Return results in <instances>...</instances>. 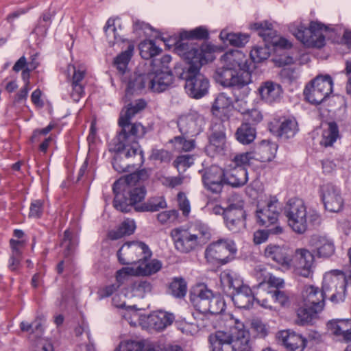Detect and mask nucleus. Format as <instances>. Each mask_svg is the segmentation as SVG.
Masks as SVG:
<instances>
[{
	"mask_svg": "<svg viewBox=\"0 0 351 351\" xmlns=\"http://www.w3.org/2000/svg\"><path fill=\"white\" fill-rule=\"evenodd\" d=\"M221 283L232 289V300L240 308H250L254 301L262 306L265 285L259 283L252 291L249 286L243 284L240 276L235 271L227 269L221 274Z\"/></svg>",
	"mask_w": 351,
	"mask_h": 351,
	"instance_id": "1",
	"label": "nucleus"
},
{
	"mask_svg": "<svg viewBox=\"0 0 351 351\" xmlns=\"http://www.w3.org/2000/svg\"><path fill=\"white\" fill-rule=\"evenodd\" d=\"M210 351H252L248 331L242 325L217 330L208 337Z\"/></svg>",
	"mask_w": 351,
	"mask_h": 351,
	"instance_id": "2",
	"label": "nucleus"
},
{
	"mask_svg": "<svg viewBox=\"0 0 351 351\" xmlns=\"http://www.w3.org/2000/svg\"><path fill=\"white\" fill-rule=\"evenodd\" d=\"M288 225L296 233H304L310 226H316L321 223V217L316 211L308 212L302 199L291 198L285 204L283 210Z\"/></svg>",
	"mask_w": 351,
	"mask_h": 351,
	"instance_id": "3",
	"label": "nucleus"
},
{
	"mask_svg": "<svg viewBox=\"0 0 351 351\" xmlns=\"http://www.w3.org/2000/svg\"><path fill=\"white\" fill-rule=\"evenodd\" d=\"M289 31L298 40L308 47L320 48L325 45L326 33L328 27L317 21H312L307 28L300 23L289 25Z\"/></svg>",
	"mask_w": 351,
	"mask_h": 351,
	"instance_id": "4",
	"label": "nucleus"
},
{
	"mask_svg": "<svg viewBox=\"0 0 351 351\" xmlns=\"http://www.w3.org/2000/svg\"><path fill=\"white\" fill-rule=\"evenodd\" d=\"M136 184H128L127 187L119 189L113 192L114 193V207L123 213H128L131 210L132 208L137 205L143 199H144L146 191L145 189L141 186H136Z\"/></svg>",
	"mask_w": 351,
	"mask_h": 351,
	"instance_id": "5",
	"label": "nucleus"
},
{
	"mask_svg": "<svg viewBox=\"0 0 351 351\" xmlns=\"http://www.w3.org/2000/svg\"><path fill=\"white\" fill-rule=\"evenodd\" d=\"M346 281L344 274L339 270L331 271L324 276L322 291L325 299L335 303L343 302L346 296Z\"/></svg>",
	"mask_w": 351,
	"mask_h": 351,
	"instance_id": "6",
	"label": "nucleus"
},
{
	"mask_svg": "<svg viewBox=\"0 0 351 351\" xmlns=\"http://www.w3.org/2000/svg\"><path fill=\"white\" fill-rule=\"evenodd\" d=\"M214 77L217 83L224 87L241 88L252 82L249 71H238L225 64L217 69Z\"/></svg>",
	"mask_w": 351,
	"mask_h": 351,
	"instance_id": "7",
	"label": "nucleus"
},
{
	"mask_svg": "<svg viewBox=\"0 0 351 351\" xmlns=\"http://www.w3.org/2000/svg\"><path fill=\"white\" fill-rule=\"evenodd\" d=\"M152 256L149 247L143 242L125 243L117 252L119 261L123 265L139 264Z\"/></svg>",
	"mask_w": 351,
	"mask_h": 351,
	"instance_id": "8",
	"label": "nucleus"
},
{
	"mask_svg": "<svg viewBox=\"0 0 351 351\" xmlns=\"http://www.w3.org/2000/svg\"><path fill=\"white\" fill-rule=\"evenodd\" d=\"M237 252L234 242L228 239H221L210 243L206 249L204 256L212 264L228 263Z\"/></svg>",
	"mask_w": 351,
	"mask_h": 351,
	"instance_id": "9",
	"label": "nucleus"
},
{
	"mask_svg": "<svg viewBox=\"0 0 351 351\" xmlns=\"http://www.w3.org/2000/svg\"><path fill=\"white\" fill-rule=\"evenodd\" d=\"M332 90V80L329 75L317 76L304 90L306 99L311 104H321Z\"/></svg>",
	"mask_w": 351,
	"mask_h": 351,
	"instance_id": "10",
	"label": "nucleus"
},
{
	"mask_svg": "<svg viewBox=\"0 0 351 351\" xmlns=\"http://www.w3.org/2000/svg\"><path fill=\"white\" fill-rule=\"evenodd\" d=\"M178 75L186 81L184 88L190 97L199 99L207 94L209 81L199 73V69L182 70Z\"/></svg>",
	"mask_w": 351,
	"mask_h": 351,
	"instance_id": "11",
	"label": "nucleus"
},
{
	"mask_svg": "<svg viewBox=\"0 0 351 351\" xmlns=\"http://www.w3.org/2000/svg\"><path fill=\"white\" fill-rule=\"evenodd\" d=\"M175 45L176 53L188 64L182 70L200 69L202 66L206 62L202 56V50L198 45L181 39L178 40Z\"/></svg>",
	"mask_w": 351,
	"mask_h": 351,
	"instance_id": "12",
	"label": "nucleus"
},
{
	"mask_svg": "<svg viewBox=\"0 0 351 351\" xmlns=\"http://www.w3.org/2000/svg\"><path fill=\"white\" fill-rule=\"evenodd\" d=\"M226 123H228V117L226 115L221 120L216 119L213 121L209 143L206 146V152L211 156L223 153L226 143Z\"/></svg>",
	"mask_w": 351,
	"mask_h": 351,
	"instance_id": "13",
	"label": "nucleus"
},
{
	"mask_svg": "<svg viewBox=\"0 0 351 351\" xmlns=\"http://www.w3.org/2000/svg\"><path fill=\"white\" fill-rule=\"evenodd\" d=\"M121 131L114 139V149L121 152L131 143H138V140L144 136L145 128L141 123H127L121 124Z\"/></svg>",
	"mask_w": 351,
	"mask_h": 351,
	"instance_id": "14",
	"label": "nucleus"
},
{
	"mask_svg": "<svg viewBox=\"0 0 351 351\" xmlns=\"http://www.w3.org/2000/svg\"><path fill=\"white\" fill-rule=\"evenodd\" d=\"M291 269L294 273L304 278H311L315 267L314 254L306 248H298L291 256Z\"/></svg>",
	"mask_w": 351,
	"mask_h": 351,
	"instance_id": "15",
	"label": "nucleus"
},
{
	"mask_svg": "<svg viewBox=\"0 0 351 351\" xmlns=\"http://www.w3.org/2000/svg\"><path fill=\"white\" fill-rule=\"evenodd\" d=\"M202 180L204 186L213 193H219L223 189L225 181V171L221 167L212 165L202 171Z\"/></svg>",
	"mask_w": 351,
	"mask_h": 351,
	"instance_id": "16",
	"label": "nucleus"
},
{
	"mask_svg": "<svg viewBox=\"0 0 351 351\" xmlns=\"http://www.w3.org/2000/svg\"><path fill=\"white\" fill-rule=\"evenodd\" d=\"M320 193L326 210L331 213H338L342 209L343 199L339 187L327 183L321 186Z\"/></svg>",
	"mask_w": 351,
	"mask_h": 351,
	"instance_id": "17",
	"label": "nucleus"
},
{
	"mask_svg": "<svg viewBox=\"0 0 351 351\" xmlns=\"http://www.w3.org/2000/svg\"><path fill=\"white\" fill-rule=\"evenodd\" d=\"M148 81V90L153 93H162L168 89L173 84L172 73L167 71L158 68L147 73Z\"/></svg>",
	"mask_w": 351,
	"mask_h": 351,
	"instance_id": "18",
	"label": "nucleus"
},
{
	"mask_svg": "<svg viewBox=\"0 0 351 351\" xmlns=\"http://www.w3.org/2000/svg\"><path fill=\"white\" fill-rule=\"evenodd\" d=\"M171 236L176 249L181 253L187 254L201 247L196 238L186 228H175L171 230Z\"/></svg>",
	"mask_w": 351,
	"mask_h": 351,
	"instance_id": "19",
	"label": "nucleus"
},
{
	"mask_svg": "<svg viewBox=\"0 0 351 351\" xmlns=\"http://www.w3.org/2000/svg\"><path fill=\"white\" fill-rule=\"evenodd\" d=\"M251 28L256 31L265 42H268L273 46L285 49L291 47V43L286 38H277L276 31L273 29V25L267 21L254 23L251 25Z\"/></svg>",
	"mask_w": 351,
	"mask_h": 351,
	"instance_id": "20",
	"label": "nucleus"
},
{
	"mask_svg": "<svg viewBox=\"0 0 351 351\" xmlns=\"http://www.w3.org/2000/svg\"><path fill=\"white\" fill-rule=\"evenodd\" d=\"M204 124V117L196 112L181 116L178 121V126L183 135L191 136L198 134Z\"/></svg>",
	"mask_w": 351,
	"mask_h": 351,
	"instance_id": "21",
	"label": "nucleus"
},
{
	"mask_svg": "<svg viewBox=\"0 0 351 351\" xmlns=\"http://www.w3.org/2000/svg\"><path fill=\"white\" fill-rule=\"evenodd\" d=\"M280 215V205L278 200L270 201L266 206L256 211V222L261 226L269 227L276 225Z\"/></svg>",
	"mask_w": 351,
	"mask_h": 351,
	"instance_id": "22",
	"label": "nucleus"
},
{
	"mask_svg": "<svg viewBox=\"0 0 351 351\" xmlns=\"http://www.w3.org/2000/svg\"><path fill=\"white\" fill-rule=\"evenodd\" d=\"M301 300L304 305L311 306L322 311L325 306V298L322 290L313 285H305L301 293Z\"/></svg>",
	"mask_w": 351,
	"mask_h": 351,
	"instance_id": "23",
	"label": "nucleus"
},
{
	"mask_svg": "<svg viewBox=\"0 0 351 351\" xmlns=\"http://www.w3.org/2000/svg\"><path fill=\"white\" fill-rule=\"evenodd\" d=\"M309 246L318 258H329L335 252L334 241L325 235H313L309 240Z\"/></svg>",
	"mask_w": 351,
	"mask_h": 351,
	"instance_id": "24",
	"label": "nucleus"
},
{
	"mask_svg": "<svg viewBox=\"0 0 351 351\" xmlns=\"http://www.w3.org/2000/svg\"><path fill=\"white\" fill-rule=\"evenodd\" d=\"M277 338L278 342L290 351H304L306 347V339L291 330L278 332Z\"/></svg>",
	"mask_w": 351,
	"mask_h": 351,
	"instance_id": "25",
	"label": "nucleus"
},
{
	"mask_svg": "<svg viewBox=\"0 0 351 351\" xmlns=\"http://www.w3.org/2000/svg\"><path fill=\"white\" fill-rule=\"evenodd\" d=\"M264 254L266 258L276 262L284 269H290L291 256L289 254L288 250L284 246L268 245L265 249Z\"/></svg>",
	"mask_w": 351,
	"mask_h": 351,
	"instance_id": "26",
	"label": "nucleus"
},
{
	"mask_svg": "<svg viewBox=\"0 0 351 351\" xmlns=\"http://www.w3.org/2000/svg\"><path fill=\"white\" fill-rule=\"evenodd\" d=\"M328 331L339 341L345 343L351 341V319H332L327 323Z\"/></svg>",
	"mask_w": 351,
	"mask_h": 351,
	"instance_id": "27",
	"label": "nucleus"
},
{
	"mask_svg": "<svg viewBox=\"0 0 351 351\" xmlns=\"http://www.w3.org/2000/svg\"><path fill=\"white\" fill-rule=\"evenodd\" d=\"M258 91L261 99L269 104L278 102L282 94V86L269 80L262 82Z\"/></svg>",
	"mask_w": 351,
	"mask_h": 351,
	"instance_id": "28",
	"label": "nucleus"
},
{
	"mask_svg": "<svg viewBox=\"0 0 351 351\" xmlns=\"http://www.w3.org/2000/svg\"><path fill=\"white\" fill-rule=\"evenodd\" d=\"M221 64L233 67L238 71H248L249 65L246 56L240 50H231L221 56Z\"/></svg>",
	"mask_w": 351,
	"mask_h": 351,
	"instance_id": "29",
	"label": "nucleus"
},
{
	"mask_svg": "<svg viewBox=\"0 0 351 351\" xmlns=\"http://www.w3.org/2000/svg\"><path fill=\"white\" fill-rule=\"evenodd\" d=\"M213 291L204 285L195 287L190 294V300L197 311L205 313V308L213 296Z\"/></svg>",
	"mask_w": 351,
	"mask_h": 351,
	"instance_id": "30",
	"label": "nucleus"
},
{
	"mask_svg": "<svg viewBox=\"0 0 351 351\" xmlns=\"http://www.w3.org/2000/svg\"><path fill=\"white\" fill-rule=\"evenodd\" d=\"M69 68H72L73 70V75L71 80L72 90L71 92V97L73 100L77 102L84 95V86L82 84L85 73L86 69L84 66H80L76 69L73 65H69Z\"/></svg>",
	"mask_w": 351,
	"mask_h": 351,
	"instance_id": "31",
	"label": "nucleus"
},
{
	"mask_svg": "<svg viewBox=\"0 0 351 351\" xmlns=\"http://www.w3.org/2000/svg\"><path fill=\"white\" fill-rule=\"evenodd\" d=\"M186 229L191 233L193 237L196 238L195 240L201 247L211 239L212 234L210 227L201 221H194Z\"/></svg>",
	"mask_w": 351,
	"mask_h": 351,
	"instance_id": "32",
	"label": "nucleus"
},
{
	"mask_svg": "<svg viewBox=\"0 0 351 351\" xmlns=\"http://www.w3.org/2000/svg\"><path fill=\"white\" fill-rule=\"evenodd\" d=\"M32 328V332L29 336V340L32 341L38 340L34 351H53L52 344L41 338L43 332L42 324L40 322H36L32 326H27V328L23 325V330H29Z\"/></svg>",
	"mask_w": 351,
	"mask_h": 351,
	"instance_id": "33",
	"label": "nucleus"
},
{
	"mask_svg": "<svg viewBox=\"0 0 351 351\" xmlns=\"http://www.w3.org/2000/svg\"><path fill=\"white\" fill-rule=\"evenodd\" d=\"M226 227L229 230L237 233L242 231L245 228V212L238 210L237 212L226 211L224 219Z\"/></svg>",
	"mask_w": 351,
	"mask_h": 351,
	"instance_id": "34",
	"label": "nucleus"
},
{
	"mask_svg": "<svg viewBox=\"0 0 351 351\" xmlns=\"http://www.w3.org/2000/svg\"><path fill=\"white\" fill-rule=\"evenodd\" d=\"M230 167L225 172L226 183L234 187L245 184L248 180L247 169L241 167Z\"/></svg>",
	"mask_w": 351,
	"mask_h": 351,
	"instance_id": "35",
	"label": "nucleus"
},
{
	"mask_svg": "<svg viewBox=\"0 0 351 351\" xmlns=\"http://www.w3.org/2000/svg\"><path fill=\"white\" fill-rule=\"evenodd\" d=\"M175 319L172 313L159 311L149 315L147 317V323L150 327L157 330L165 329L171 325Z\"/></svg>",
	"mask_w": 351,
	"mask_h": 351,
	"instance_id": "36",
	"label": "nucleus"
},
{
	"mask_svg": "<svg viewBox=\"0 0 351 351\" xmlns=\"http://www.w3.org/2000/svg\"><path fill=\"white\" fill-rule=\"evenodd\" d=\"M262 301V306L271 308V301H274L281 306H288L290 304L289 298L287 294L279 289L267 291L264 289Z\"/></svg>",
	"mask_w": 351,
	"mask_h": 351,
	"instance_id": "37",
	"label": "nucleus"
},
{
	"mask_svg": "<svg viewBox=\"0 0 351 351\" xmlns=\"http://www.w3.org/2000/svg\"><path fill=\"white\" fill-rule=\"evenodd\" d=\"M277 151L276 143L268 141H263L255 149L253 153L254 159L261 162H268L271 160Z\"/></svg>",
	"mask_w": 351,
	"mask_h": 351,
	"instance_id": "38",
	"label": "nucleus"
},
{
	"mask_svg": "<svg viewBox=\"0 0 351 351\" xmlns=\"http://www.w3.org/2000/svg\"><path fill=\"white\" fill-rule=\"evenodd\" d=\"M149 178V173L146 169H141L137 172L130 173L126 176L120 178L113 184L114 191L127 187L128 184H136L141 181H144Z\"/></svg>",
	"mask_w": 351,
	"mask_h": 351,
	"instance_id": "39",
	"label": "nucleus"
},
{
	"mask_svg": "<svg viewBox=\"0 0 351 351\" xmlns=\"http://www.w3.org/2000/svg\"><path fill=\"white\" fill-rule=\"evenodd\" d=\"M148 90V81L147 73L134 74L130 78L125 90L126 95L138 94L143 90Z\"/></svg>",
	"mask_w": 351,
	"mask_h": 351,
	"instance_id": "40",
	"label": "nucleus"
},
{
	"mask_svg": "<svg viewBox=\"0 0 351 351\" xmlns=\"http://www.w3.org/2000/svg\"><path fill=\"white\" fill-rule=\"evenodd\" d=\"M232 98L228 97L226 93L219 94L212 107V112L215 116L214 119H219L221 120L223 119L224 115L228 117L225 111L232 106Z\"/></svg>",
	"mask_w": 351,
	"mask_h": 351,
	"instance_id": "41",
	"label": "nucleus"
},
{
	"mask_svg": "<svg viewBox=\"0 0 351 351\" xmlns=\"http://www.w3.org/2000/svg\"><path fill=\"white\" fill-rule=\"evenodd\" d=\"M117 152L129 160V162L132 166L141 165L144 162L143 152L140 149L138 143H131L125 149Z\"/></svg>",
	"mask_w": 351,
	"mask_h": 351,
	"instance_id": "42",
	"label": "nucleus"
},
{
	"mask_svg": "<svg viewBox=\"0 0 351 351\" xmlns=\"http://www.w3.org/2000/svg\"><path fill=\"white\" fill-rule=\"evenodd\" d=\"M136 229L135 221L133 219H126L119 227L108 232V237L112 240H117L126 235L133 234Z\"/></svg>",
	"mask_w": 351,
	"mask_h": 351,
	"instance_id": "43",
	"label": "nucleus"
},
{
	"mask_svg": "<svg viewBox=\"0 0 351 351\" xmlns=\"http://www.w3.org/2000/svg\"><path fill=\"white\" fill-rule=\"evenodd\" d=\"M236 138L243 145L251 143L256 138V130L249 123H242L237 130Z\"/></svg>",
	"mask_w": 351,
	"mask_h": 351,
	"instance_id": "44",
	"label": "nucleus"
},
{
	"mask_svg": "<svg viewBox=\"0 0 351 351\" xmlns=\"http://www.w3.org/2000/svg\"><path fill=\"white\" fill-rule=\"evenodd\" d=\"M167 207V203L163 197L149 198L146 202L135 206L137 212H156Z\"/></svg>",
	"mask_w": 351,
	"mask_h": 351,
	"instance_id": "45",
	"label": "nucleus"
},
{
	"mask_svg": "<svg viewBox=\"0 0 351 351\" xmlns=\"http://www.w3.org/2000/svg\"><path fill=\"white\" fill-rule=\"evenodd\" d=\"M321 311H318L311 306H306L304 305L297 310V319L295 322L298 325H305L310 323L317 315Z\"/></svg>",
	"mask_w": 351,
	"mask_h": 351,
	"instance_id": "46",
	"label": "nucleus"
},
{
	"mask_svg": "<svg viewBox=\"0 0 351 351\" xmlns=\"http://www.w3.org/2000/svg\"><path fill=\"white\" fill-rule=\"evenodd\" d=\"M220 38L224 42L237 47H243L249 41V36L241 33H228L226 31H221Z\"/></svg>",
	"mask_w": 351,
	"mask_h": 351,
	"instance_id": "47",
	"label": "nucleus"
},
{
	"mask_svg": "<svg viewBox=\"0 0 351 351\" xmlns=\"http://www.w3.org/2000/svg\"><path fill=\"white\" fill-rule=\"evenodd\" d=\"M339 136L337 124L335 122H330L328 123V128L323 132L320 144L326 147L332 146Z\"/></svg>",
	"mask_w": 351,
	"mask_h": 351,
	"instance_id": "48",
	"label": "nucleus"
},
{
	"mask_svg": "<svg viewBox=\"0 0 351 351\" xmlns=\"http://www.w3.org/2000/svg\"><path fill=\"white\" fill-rule=\"evenodd\" d=\"M297 131L296 121L295 120L286 119L280 123L276 133L280 138L288 139L293 137Z\"/></svg>",
	"mask_w": 351,
	"mask_h": 351,
	"instance_id": "49",
	"label": "nucleus"
},
{
	"mask_svg": "<svg viewBox=\"0 0 351 351\" xmlns=\"http://www.w3.org/2000/svg\"><path fill=\"white\" fill-rule=\"evenodd\" d=\"M161 263L158 260H152L147 262V260L142 261L136 267L138 275L149 276L158 271L161 268Z\"/></svg>",
	"mask_w": 351,
	"mask_h": 351,
	"instance_id": "50",
	"label": "nucleus"
},
{
	"mask_svg": "<svg viewBox=\"0 0 351 351\" xmlns=\"http://www.w3.org/2000/svg\"><path fill=\"white\" fill-rule=\"evenodd\" d=\"M187 286L182 278H175L170 283L169 291L173 297L181 298L186 293Z\"/></svg>",
	"mask_w": 351,
	"mask_h": 351,
	"instance_id": "51",
	"label": "nucleus"
},
{
	"mask_svg": "<svg viewBox=\"0 0 351 351\" xmlns=\"http://www.w3.org/2000/svg\"><path fill=\"white\" fill-rule=\"evenodd\" d=\"M263 45L254 46L250 51L251 59L254 62H261L267 60L271 53L268 42H265Z\"/></svg>",
	"mask_w": 351,
	"mask_h": 351,
	"instance_id": "52",
	"label": "nucleus"
},
{
	"mask_svg": "<svg viewBox=\"0 0 351 351\" xmlns=\"http://www.w3.org/2000/svg\"><path fill=\"white\" fill-rule=\"evenodd\" d=\"M10 243L12 249V256L10 258L9 268L12 271H15L17 267L19 265L21 261V251L22 249V243L20 241L11 239Z\"/></svg>",
	"mask_w": 351,
	"mask_h": 351,
	"instance_id": "53",
	"label": "nucleus"
},
{
	"mask_svg": "<svg viewBox=\"0 0 351 351\" xmlns=\"http://www.w3.org/2000/svg\"><path fill=\"white\" fill-rule=\"evenodd\" d=\"M139 49L141 57L147 60L154 58L160 52V49L152 40L142 42L139 45Z\"/></svg>",
	"mask_w": 351,
	"mask_h": 351,
	"instance_id": "54",
	"label": "nucleus"
},
{
	"mask_svg": "<svg viewBox=\"0 0 351 351\" xmlns=\"http://www.w3.org/2000/svg\"><path fill=\"white\" fill-rule=\"evenodd\" d=\"M134 46L132 45H130L125 51L121 52L115 58L114 61V65L121 73H123L125 72L128 62L132 56Z\"/></svg>",
	"mask_w": 351,
	"mask_h": 351,
	"instance_id": "55",
	"label": "nucleus"
},
{
	"mask_svg": "<svg viewBox=\"0 0 351 351\" xmlns=\"http://www.w3.org/2000/svg\"><path fill=\"white\" fill-rule=\"evenodd\" d=\"M151 283L146 280H136L130 285V290L136 297L143 298L147 293L152 291Z\"/></svg>",
	"mask_w": 351,
	"mask_h": 351,
	"instance_id": "56",
	"label": "nucleus"
},
{
	"mask_svg": "<svg viewBox=\"0 0 351 351\" xmlns=\"http://www.w3.org/2000/svg\"><path fill=\"white\" fill-rule=\"evenodd\" d=\"M52 14L49 12L43 13L38 20V24L33 30V33L38 36L44 37L47 34L48 27L51 23Z\"/></svg>",
	"mask_w": 351,
	"mask_h": 351,
	"instance_id": "57",
	"label": "nucleus"
},
{
	"mask_svg": "<svg viewBox=\"0 0 351 351\" xmlns=\"http://www.w3.org/2000/svg\"><path fill=\"white\" fill-rule=\"evenodd\" d=\"M225 302L219 295H215L213 293V296L209 300L207 308H205V313L219 314L225 309Z\"/></svg>",
	"mask_w": 351,
	"mask_h": 351,
	"instance_id": "58",
	"label": "nucleus"
},
{
	"mask_svg": "<svg viewBox=\"0 0 351 351\" xmlns=\"http://www.w3.org/2000/svg\"><path fill=\"white\" fill-rule=\"evenodd\" d=\"M104 29L110 46H113L117 42L121 40L119 34L117 33L114 19H109Z\"/></svg>",
	"mask_w": 351,
	"mask_h": 351,
	"instance_id": "59",
	"label": "nucleus"
},
{
	"mask_svg": "<svg viewBox=\"0 0 351 351\" xmlns=\"http://www.w3.org/2000/svg\"><path fill=\"white\" fill-rule=\"evenodd\" d=\"M78 243L77 239L69 230L64 232L62 246L65 249V256H69L76 247Z\"/></svg>",
	"mask_w": 351,
	"mask_h": 351,
	"instance_id": "60",
	"label": "nucleus"
},
{
	"mask_svg": "<svg viewBox=\"0 0 351 351\" xmlns=\"http://www.w3.org/2000/svg\"><path fill=\"white\" fill-rule=\"evenodd\" d=\"M282 232V228L278 225L270 229L258 230L254 234V241L256 244H261L267 241L269 234H279Z\"/></svg>",
	"mask_w": 351,
	"mask_h": 351,
	"instance_id": "61",
	"label": "nucleus"
},
{
	"mask_svg": "<svg viewBox=\"0 0 351 351\" xmlns=\"http://www.w3.org/2000/svg\"><path fill=\"white\" fill-rule=\"evenodd\" d=\"M143 348V341L128 339L121 341L114 351H142Z\"/></svg>",
	"mask_w": 351,
	"mask_h": 351,
	"instance_id": "62",
	"label": "nucleus"
},
{
	"mask_svg": "<svg viewBox=\"0 0 351 351\" xmlns=\"http://www.w3.org/2000/svg\"><path fill=\"white\" fill-rule=\"evenodd\" d=\"M208 36L207 29L202 27H197L191 31H184L180 34V39L186 40L187 39H204Z\"/></svg>",
	"mask_w": 351,
	"mask_h": 351,
	"instance_id": "63",
	"label": "nucleus"
},
{
	"mask_svg": "<svg viewBox=\"0 0 351 351\" xmlns=\"http://www.w3.org/2000/svg\"><path fill=\"white\" fill-rule=\"evenodd\" d=\"M254 159L253 153L245 152L237 154L231 160L230 167H241L246 169L250 165L252 160Z\"/></svg>",
	"mask_w": 351,
	"mask_h": 351,
	"instance_id": "64",
	"label": "nucleus"
}]
</instances>
